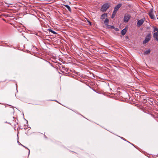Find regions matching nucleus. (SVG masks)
<instances>
[{
	"instance_id": "1",
	"label": "nucleus",
	"mask_w": 158,
	"mask_h": 158,
	"mask_svg": "<svg viewBox=\"0 0 158 158\" xmlns=\"http://www.w3.org/2000/svg\"><path fill=\"white\" fill-rule=\"evenodd\" d=\"M153 31L154 32L153 34L154 38L158 42V28L156 27L153 26Z\"/></svg>"
},
{
	"instance_id": "2",
	"label": "nucleus",
	"mask_w": 158,
	"mask_h": 158,
	"mask_svg": "<svg viewBox=\"0 0 158 158\" xmlns=\"http://www.w3.org/2000/svg\"><path fill=\"white\" fill-rule=\"evenodd\" d=\"M110 6V4L108 3H106L102 6L101 10L102 11H105Z\"/></svg>"
},
{
	"instance_id": "3",
	"label": "nucleus",
	"mask_w": 158,
	"mask_h": 158,
	"mask_svg": "<svg viewBox=\"0 0 158 158\" xmlns=\"http://www.w3.org/2000/svg\"><path fill=\"white\" fill-rule=\"evenodd\" d=\"M151 38V34L149 33L146 36L145 40L143 42V44H145L148 42L149 40H150Z\"/></svg>"
},
{
	"instance_id": "4",
	"label": "nucleus",
	"mask_w": 158,
	"mask_h": 158,
	"mask_svg": "<svg viewBox=\"0 0 158 158\" xmlns=\"http://www.w3.org/2000/svg\"><path fill=\"white\" fill-rule=\"evenodd\" d=\"M148 14L149 16L152 19H154L155 16L153 15V10L152 9H151L150 10Z\"/></svg>"
},
{
	"instance_id": "5",
	"label": "nucleus",
	"mask_w": 158,
	"mask_h": 158,
	"mask_svg": "<svg viewBox=\"0 0 158 158\" xmlns=\"http://www.w3.org/2000/svg\"><path fill=\"white\" fill-rule=\"evenodd\" d=\"M144 19H142L138 20L137 23V27H140L144 23Z\"/></svg>"
},
{
	"instance_id": "6",
	"label": "nucleus",
	"mask_w": 158,
	"mask_h": 158,
	"mask_svg": "<svg viewBox=\"0 0 158 158\" xmlns=\"http://www.w3.org/2000/svg\"><path fill=\"white\" fill-rule=\"evenodd\" d=\"M130 15L128 14H126L124 17V21L126 22H127L130 19Z\"/></svg>"
},
{
	"instance_id": "7",
	"label": "nucleus",
	"mask_w": 158,
	"mask_h": 158,
	"mask_svg": "<svg viewBox=\"0 0 158 158\" xmlns=\"http://www.w3.org/2000/svg\"><path fill=\"white\" fill-rule=\"evenodd\" d=\"M121 4H118L114 8V10L117 11L119 8L121 6Z\"/></svg>"
},
{
	"instance_id": "8",
	"label": "nucleus",
	"mask_w": 158,
	"mask_h": 158,
	"mask_svg": "<svg viewBox=\"0 0 158 158\" xmlns=\"http://www.w3.org/2000/svg\"><path fill=\"white\" fill-rule=\"evenodd\" d=\"M108 22L109 19H106L104 22V23H105L106 26L107 27H109V26L108 25Z\"/></svg>"
},
{
	"instance_id": "9",
	"label": "nucleus",
	"mask_w": 158,
	"mask_h": 158,
	"mask_svg": "<svg viewBox=\"0 0 158 158\" xmlns=\"http://www.w3.org/2000/svg\"><path fill=\"white\" fill-rule=\"evenodd\" d=\"M107 17V14H104L101 15V19H105Z\"/></svg>"
},
{
	"instance_id": "10",
	"label": "nucleus",
	"mask_w": 158,
	"mask_h": 158,
	"mask_svg": "<svg viewBox=\"0 0 158 158\" xmlns=\"http://www.w3.org/2000/svg\"><path fill=\"white\" fill-rule=\"evenodd\" d=\"M127 31V30L126 28L123 29L122 30V32H121L122 35H124L125 34V33H126Z\"/></svg>"
},
{
	"instance_id": "11",
	"label": "nucleus",
	"mask_w": 158,
	"mask_h": 158,
	"mask_svg": "<svg viewBox=\"0 0 158 158\" xmlns=\"http://www.w3.org/2000/svg\"><path fill=\"white\" fill-rule=\"evenodd\" d=\"M150 52V50L149 49L148 50L144 52V54H148Z\"/></svg>"
},
{
	"instance_id": "12",
	"label": "nucleus",
	"mask_w": 158,
	"mask_h": 158,
	"mask_svg": "<svg viewBox=\"0 0 158 158\" xmlns=\"http://www.w3.org/2000/svg\"><path fill=\"white\" fill-rule=\"evenodd\" d=\"M48 31H49L51 32H52V33H53V34H56V32H55V31H52V30L51 29H48Z\"/></svg>"
},
{
	"instance_id": "13",
	"label": "nucleus",
	"mask_w": 158,
	"mask_h": 158,
	"mask_svg": "<svg viewBox=\"0 0 158 158\" xmlns=\"http://www.w3.org/2000/svg\"><path fill=\"white\" fill-rule=\"evenodd\" d=\"M65 6L70 11L71 10V8L68 5H66Z\"/></svg>"
},
{
	"instance_id": "14",
	"label": "nucleus",
	"mask_w": 158,
	"mask_h": 158,
	"mask_svg": "<svg viewBox=\"0 0 158 158\" xmlns=\"http://www.w3.org/2000/svg\"><path fill=\"white\" fill-rule=\"evenodd\" d=\"M117 11L114 10L112 14H114V15H115L116 13H117Z\"/></svg>"
},
{
	"instance_id": "15",
	"label": "nucleus",
	"mask_w": 158,
	"mask_h": 158,
	"mask_svg": "<svg viewBox=\"0 0 158 158\" xmlns=\"http://www.w3.org/2000/svg\"><path fill=\"white\" fill-rule=\"evenodd\" d=\"M114 30L116 31H119V29L117 28H114Z\"/></svg>"
},
{
	"instance_id": "16",
	"label": "nucleus",
	"mask_w": 158,
	"mask_h": 158,
	"mask_svg": "<svg viewBox=\"0 0 158 158\" xmlns=\"http://www.w3.org/2000/svg\"><path fill=\"white\" fill-rule=\"evenodd\" d=\"M70 70V71H71L72 72H73V71H74V70ZM65 70V71H66L67 70L65 69V70Z\"/></svg>"
},
{
	"instance_id": "17",
	"label": "nucleus",
	"mask_w": 158,
	"mask_h": 158,
	"mask_svg": "<svg viewBox=\"0 0 158 158\" xmlns=\"http://www.w3.org/2000/svg\"><path fill=\"white\" fill-rule=\"evenodd\" d=\"M115 15H114V14H112V18H113L114 17Z\"/></svg>"
},
{
	"instance_id": "18",
	"label": "nucleus",
	"mask_w": 158,
	"mask_h": 158,
	"mask_svg": "<svg viewBox=\"0 0 158 158\" xmlns=\"http://www.w3.org/2000/svg\"><path fill=\"white\" fill-rule=\"evenodd\" d=\"M62 73H64V71H62L61 70L60 71Z\"/></svg>"
},
{
	"instance_id": "19",
	"label": "nucleus",
	"mask_w": 158,
	"mask_h": 158,
	"mask_svg": "<svg viewBox=\"0 0 158 158\" xmlns=\"http://www.w3.org/2000/svg\"><path fill=\"white\" fill-rule=\"evenodd\" d=\"M89 23L90 25H91V23L90 22H89Z\"/></svg>"
}]
</instances>
